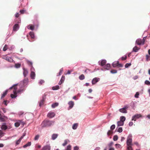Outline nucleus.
<instances>
[{
    "label": "nucleus",
    "instance_id": "f257e3e1",
    "mask_svg": "<svg viewBox=\"0 0 150 150\" xmlns=\"http://www.w3.org/2000/svg\"><path fill=\"white\" fill-rule=\"evenodd\" d=\"M54 121L49 120L46 119L42 123L41 127L43 128L45 127H49L54 125Z\"/></svg>",
    "mask_w": 150,
    "mask_h": 150
},
{
    "label": "nucleus",
    "instance_id": "f03ea898",
    "mask_svg": "<svg viewBox=\"0 0 150 150\" xmlns=\"http://www.w3.org/2000/svg\"><path fill=\"white\" fill-rule=\"evenodd\" d=\"M28 82V80L27 78L25 79L22 81H21L19 83H18L20 88L26 87Z\"/></svg>",
    "mask_w": 150,
    "mask_h": 150
},
{
    "label": "nucleus",
    "instance_id": "7ed1b4c3",
    "mask_svg": "<svg viewBox=\"0 0 150 150\" xmlns=\"http://www.w3.org/2000/svg\"><path fill=\"white\" fill-rule=\"evenodd\" d=\"M18 83H16L13 84L12 86L9 88V89H11L12 88H14L13 91V94H11V97L12 98H15L17 96L16 93L17 87L16 86L18 85Z\"/></svg>",
    "mask_w": 150,
    "mask_h": 150
},
{
    "label": "nucleus",
    "instance_id": "20e7f679",
    "mask_svg": "<svg viewBox=\"0 0 150 150\" xmlns=\"http://www.w3.org/2000/svg\"><path fill=\"white\" fill-rule=\"evenodd\" d=\"M132 135L131 134H129L127 138L126 142L127 145V146L132 145Z\"/></svg>",
    "mask_w": 150,
    "mask_h": 150
},
{
    "label": "nucleus",
    "instance_id": "39448f33",
    "mask_svg": "<svg viewBox=\"0 0 150 150\" xmlns=\"http://www.w3.org/2000/svg\"><path fill=\"white\" fill-rule=\"evenodd\" d=\"M11 128V126H8L6 123H2L1 127V129L3 130L10 129Z\"/></svg>",
    "mask_w": 150,
    "mask_h": 150
},
{
    "label": "nucleus",
    "instance_id": "423d86ee",
    "mask_svg": "<svg viewBox=\"0 0 150 150\" xmlns=\"http://www.w3.org/2000/svg\"><path fill=\"white\" fill-rule=\"evenodd\" d=\"M128 108V107L127 105L125 106L123 108H121L119 109V111L123 113H127V109Z\"/></svg>",
    "mask_w": 150,
    "mask_h": 150
},
{
    "label": "nucleus",
    "instance_id": "0eeeda50",
    "mask_svg": "<svg viewBox=\"0 0 150 150\" xmlns=\"http://www.w3.org/2000/svg\"><path fill=\"white\" fill-rule=\"evenodd\" d=\"M110 64L108 63L103 66V67L101 68L100 70L103 71H105L107 70H109L110 68Z\"/></svg>",
    "mask_w": 150,
    "mask_h": 150
},
{
    "label": "nucleus",
    "instance_id": "6e6552de",
    "mask_svg": "<svg viewBox=\"0 0 150 150\" xmlns=\"http://www.w3.org/2000/svg\"><path fill=\"white\" fill-rule=\"evenodd\" d=\"M27 62L29 65L31 67L30 71L31 72H35V69L33 67V63L32 62L28 60H27Z\"/></svg>",
    "mask_w": 150,
    "mask_h": 150
},
{
    "label": "nucleus",
    "instance_id": "1a4fd4ad",
    "mask_svg": "<svg viewBox=\"0 0 150 150\" xmlns=\"http://www.w3.org/2000/svg\"><path fill=\"white\" fill-rule=\"evenodd\" d=\"M55 115V114L54 112L50 111L48 112L47 115V116L48 117L50 118H52L54 117Z\"/></svg>",
    "mask_w": 150,
    "mask_h": 150
},
{
    "label": "nucleus",
    "instance_id": "9d476101",
    "mask_svg": "<svg viewBox=\"0 0 150 150\" xmlns=\"http://www.w3.org/2000/svg\"><path fill=\"white\" fill-rule=\"evenodd\" d=\"M106 61L105 59H103L99 61L98 62V64L99 65H100L101 66H104L106 63Z\"/></svg>",
    "mask_w": 150,
    "mask_h": 150
},
{
    "label": "nucleus",
    "instance_id": "9b49d317",
    "mask_svg": "<svg viewBox=\"0 0 150 150\" xmlns=\"http://www.w3.org/2000/svg\"><path fill=\"white\" fill-rule=\"evenodd\" d=\"M142 116L140 114H137L133 116L132 117V120L136 121V119H138L141 117Z\"/></svg>",
    "mask_w": 150,
    "mask_h": 150
},
{
    "label": "nucleus",
    "instance_id": "f8f14e48",
    "mask_svg": "<svg viewBox=\"0 0 150 150\" xmlns=\"http://www.w3.org/2000/svg\"><path fill=\"white\" fill-rule=\"evenodd\" d=\"M100 79L97 77L94 78L92 81V83L93 85L96 84L97 82L100 81Z\"/></svg>",
    "mask_w": 150,
    "mask_h": 150
},
{
    "label": "nucleus",
    "instance_id": "ddd939ff",
    "mask_svg": "<svg viewBox=\"0 0 150 150\" xmlns=\"http://www.w3.org/2000/svg\"><path fill=\"white\" fill-rule=\"evenodd\" d=\"M23 74L24 77H26L28 74V71L27 69L24 68H23Z\"/></svg>",
    "mask_w": 150,
    "mask_h": 150
},
{
    "label": "nucleus",
    "instance_id": "4468645a",
    "mask_svg": "<svg viewBox=\"0 0 150 150\" xmlns=\"http://www.w3.org/2000/svg\"><path fill=\"white\" fill-rule=\"evenodd\" d=\"M19 28V25L18 24H15L13 27V31H17Z\"/></svg>",
    "mask_w": 150,
    "mask_h": 150
},
{
    "label": "nucleus",
    "instance_id": "2eb2a0df",
    "mask_svg": "<svg viewBox=\"0 0 150 150\" xmlns=\"http://www.w3.org/2000/svg\"><path fill=\"white\" fill-rule=\"evenodd\" d=\"M5 118L7 119V117L4 116L2 115L0 113V122H3L5 121Z\"/></svg>",
    "mask_w": 150,
    "mask_h": 150
},
{
    "label": "nucleus",
    "instance_id": "dca6fc26",
    "mask_svg": "<svg viewBox=\"0 0 150 150\" xmlns=\"http://www.w3.org/2000/svg\"><path fill=\"white\" fill-rule=\"evenodd\" d=\"M45 96H43L42 97V99L41 100L40 102L39 103V106L40 107L42 106V105H43V103L44 101H45Z\"/></svg>",
    "mask_w": 150,
    "mask_h": 150
},
{
    "label": "nucleus",
    "instance_id": "f3484780",
    "mask_svg": "<svg viewBox=\"0 0 150 150\" xmlns=\"http://www.w3.org/2000/svg\"><path fill=\"white\" fill-rule=\"evenodd\" d=\"M51 147L50 145H47L43 147L42 150H50Z\"/></svg>",
    "mask_w": 150,
    "mask_h": 150
},
{
    "label": "nucleus",
    "instance_id": "a211bd4d",
    "mask_svg": "<svg viewBox=\"0 0 150 150\" xmlns=\"http://www.w3.org/2000/svg\"><path fill=\"white\" fill-rule=\"evenodd\" d=\"M142 40L141 39H137L136 41L135 44L139 45H140L142 44Z\"/></svg>",
    "mask_w": 150,
    "mask_h": 150
},
{
    "label": "nucleus",
    "instance_id": "6ab92c4d",
    "mask_svg": "<svg viewBox=\"0 0 150 150\" xmlns=\"http://www.w3.org/2000/svg\"><path fill=\"white\" fill-rule=\"evenodd\" d=\"M58 134H52L51 137V139L52 140H55L58 137Z\"/></svg>",
    "mask_w": 150,
    "mask_h": 150
},
{
    "label": "nucleus",
    "instance_id": "aec40b11",
    "mask_svg": "<svg viewBox=\"0 0 150 150\" xmlns=\"http://www.w3.org/2000/svg\"><path fill=\"white\" fill-rule=\"evenodd\" d=\"M65 79V76H62V77L61 79L59 81V85H61L63 83Z\"/></svg>",
    "mask_w": 150,
    "mask_h": 150
},
{
    "label": "nucleus",
    "instance_id": "412c9836",
    "mask_svg": "<svg viewBox=\"0 0 150 150\" xmlns=\"http://www.w3.org/2000/svg\"><path fill=\"white\" fill-rule=\"evenodd\" d=\"M35 72H31L30 74V76L32 79H34L35 78Z\"/></svg>",
    "mask_w": 150,
    "mask_h": 150
},
{
    "label": "nucleus",
    "instance_id": "4be33fe9",
    "mask_svg": "<svg viewBox=\"0 0 150 150\" xmlns=\"http://www.w3.org/2000/svg\"><path fill=\"white\" fill-rule=\"evenodd\" d=\"M69 105V107L70 108H72L74 105V103L73 101H69L68 103Z\"/></svg>",
    "mask_w": 150,
    "mask_h": 150
},
{
    "label": "nucleus",
    "instance_id": "5701e85b",
    "mask_svg": "<svg viewBox=\"0 0 150 150\" xmlns=\"http://www.w3.org/2000/svg\"><path fill=\"white\" fill-rule=\"evenodd\" d=\"M35 26L33 25L32 24H30L28 26L27 28L28 29H30L33 30H34Z\"/></svg>",
    "mask_w": 150,
    "mask_h": 150
},
{
    "label": "nucleus",
    "instance_id": "b1692460",
    "mask_svg": "<svg viewBox=\"0 0 150 150\" xmlns=\"http://www.w3.org/2000/svg\"><path fill=\"white\" fill-rule=\"evenodd\" d=\"M139 49L140 48H138L136 46H135L133 48L132 52H137Z\"/></svg>",
    "mask_w": 150,
    "mask_h": 150
},
{
    "label": "nucleus",
    "instance_id": "393cba45",
    "mask_svg": "<svg viewBox=\"0 0 150 150\" xmlns=\"http://www.w3.org/2000/svg\"><path fill=\"white\" fill-rule=\"evenodd\" d=\"M25 90V88H21L19 89L17 92V93H19V94H21Z\"/></svg>",
    "mask_w": 150,
    "mask_h": 150
},
{
    "label": "nucleus",
    "instance_id": "a878e982",
    "mask_svg": "<svg viewBox=\"0 0 150 150\" xmlns=\"http://www.w3.org/2000/svg\"><path fill=\"white\" fill-rule=\"evenodd\" d=\"M21 120H18L15 123L14 125L16 127H19L20 125Z\"/></svg>",
    "mask_w": 150,
    "mask_h": 150
},
{
    "label": "nucleus",
    "instance_id": "bb28decb",
    "mask_svg": "<svg viewBox=\"0 0 150 150\" xmlns=\"http://www.w3.org/2000/svg\"><path fill=\"white\" fill-rule=\"evenodd\" d=\"M8 89H6L4 92H3V93L1 97V99H2L3 98L5 97V96L7 94L8 92Z\"/></svg>",
    "mask_w": 150,
    "mask_h": 150
},
{
    "label": "nucleus",
    "instance_id": "cd10ccee",
    "mask_svg": "<svg viewBox=\"0 0 150 150\" xmlns=\"http://www.w3.org/2000/svg\"><path fill=\"white\" fill-rule=\"evenodd\" d=\"M118 126H123L124 124V122L120 121H118L117 122Z\"/></svg>",
    "mask_w": 150,
    "mask_h": 150
},
{
    "label": "nucleus",
    "instance_id": "c85d7f7f",
    "mask_svg": "<svg viewBox=\"0 0 150 150\" xmlns=\"http://www.w3.org/2000/svg\"><path fill=\"white\" fill-rule=\"evenodd\" d=\"M119 63L118 61H115L112 63V66L114 67H117L118 63Z\"/></svg>",
    "mask_w": 150,
    "mask_h": 150
},
{
    "label": "nucleus",
    "instance_id": "c756f323",
    "mask_svg": "<svg viewBox=\"0 0 150 150\" xmlns=\"http://www.w3.org/2000/svg\"><path fill=\"white\" fill-rule=\"evenodd\" d=\"M78 125V124L77 123H75L72 126V128L73 129L75 130L76 129Z\"/></svg>",
    "mask_w": 150,
    "mask_h": 150
},
{
    "label": "nucleus",
    "instance_id": "7c9ffc66",
    "mask_svg": "<svg viewBox=\"0 0 150 150\" xmlns=\"http://www.w3.org/2000/svg\"><path fill=\"white\" fill-rule=\"evenodd\" d=\"M59 88V86L58 85L53 86L52 87V89L53 90H56L58 89Z\"/></svg>",
    "mask_w": 150,
    "mask_h": 150
},
{
    "label": "nucleus",
    "instance_id": "2f4dec72",
    "mask_svg": "<svg viewBox=\"0 0 150 150\" xmlns=\"http://www.w3.org/2000/svg\"><path fill=\"white\" fill-rule=\"evenodd\" d=\"M31 145V142H28L27 143L23 145V147L25 148L28 146H30Z\"/></svg>",
    "mask_w": 150,
    "mask_h": 150
},
{
    "label": "nucleus",
    "instance_id": "473e14b6",
    "mask_svg": "<svg viewBox=\"0 0 150 150\" xmlns=\"http://www.w3.org/2000/svg\"><path fill=\"white\" fill-rule=\"evenodd\" d=\"M29 35L30 36L31 38L32 39H33L34 38L35 35H34V33L32 31L30 32L29 33Z\"/></svg>",
    "mask_w": 150,
    "mask_h": 150
},
{
    "label": "nucleus",
    "instance_id": "72a5a7b5",
    "mask_svg": "<svg viewBox=\"0 0 150 150\" xmlns=\"http://www.w3.org/2000/svg\"><path fill=\"white\" fill-rule=\"evenodd\" d=\"M59 105V103H54L52 104V107L53 108H54L56 107L57 106Z\"/></svg>",
    "mask_w": 150,
    "mask_h": 150
},
{
    "label": "nucleus",
    "instance_id": "f704fd0d",
    "mask_svg": "<svg viewBox=\"0 0 150 150\" xmlns=\"http://www.w3.org/2000/svg\"><path fill=\"white\" fill-rule=\"evenodd\" d=\"M125 120L126 118L125 116H121L120 117V121L124 122V121Z\"/></svg>",
    "mask_w": 150,
    "mask_h": 150
},
{
    "label": "nucleus",
    "instance_id": "c9c22d12",
    "mask_svg": "<svg viewBox=\"0 0 150 150\" xmlns=\"http://www.w3.org/2000/svg\"><path fill=\"white\" fill-rule=\"evenodd\" d=\"M63 71V68H62L60 69L59 72L57 74V76H60L62 74Z\"/></svg>",
    "mask_w": 150,
    "mask_h": 150
},
{
    "label": "nucleus",
    "instance_id": "e433bc0d",
    "mask_svg": "<svg viewBox=\"0 0 150 150\" xmlns=\"http://www.w3.org/2000/svg\"><path fill=\"white\" fill-rule=\"evenodd\" d=\"M79 79L80 80H83L85 79V76L83 74H82L79 76Z\"/></svg>",
    "mask_w": 150,
    "mask_h": 150
},
{
    "label": "nucleus",
    "instance_id": "4c0bfd02",
    "mask_svg": "<svg viewBox=\"0 0 150 150\" xmlns=\"http://www.w3.org/2000/svg\"><path fill=\"white\" fill-rule=\"evenodd\" d=\"M7 61L8 62H14L13 59L11 57H9L8 58Z\"/></svg>",
    "mask_w": 150,
    "mask_h": 150
},
{
    "label": "nucleus",
    "instance_id": "58836bf2",
    "mask_svg": "<svg viewBox=\"0 0 150 150\" xmlns=\"http://www.w3.org/2000/svg\"><path fill=\"white\" fill-rule=\"evenodd\" d=\"M21 66V64L19 63L15 64V67L16 68H20Z\"/></svg>",
    "mask_w": 150,
    "mask_h": 150
},
{
    "label": "nucleus",
    "instance_id": "ea45409f",
    "mask_svg": "<svg viewBox=\"0 0 150 150\" xmlns=\"http://www.w3.org/2000/svg\"><path fill=\"white\" fill-rule=\"evenodd\" d=\"M69 142V140L68 139H66L64 140V143L62 144V146H65L67 143V142Z\"/></svg>",
    "mask_w": 150,
    "mask_h": 150
},
{
    "label": "nucleus",
    "instance_id": "a19ab883",
    "mask_svg": "<svg viewBox=\"0 0 150 150\" xmlns=\"http://www.w3.org/2000/svg\"><path fill=\"white\" fill-rule=\"evenodd\" d=\"M110 72L112 74H114L116 73L117 72V71L116 70L113 69L110 70Z\"/></svg>",
    "mask_w": 150,
    "mask_h": 150
},
{
    "label": "nucleus",
    "instance_id": "79ce46f5",
    "mask_svg": "<svg viewBox=\"0 0 150 150\" xmlns=\"http://www.w3.org/2000/svg\"><path fill=\"white\" fill-rule=\"evenodd\" d=\"M117 132L121 133L122 131V127H119L117 129Z\"/></svg>",
    "mask_w": 150,
    "mask_h": 150
},
{
    "label": "nucleus",
    "instance_id": "37998d69",
    "mask_svg": "<svg viewBox=\"0 0 150 150\" xmlns=\"http://www.w3.org/2000/svg\"><path fill=\"white\" fill-rule=\"evenodd\" d=\"M118 139V137L117 135H115L114 136L113 140L114 141H116Z\"/></svg>",
    "mask_w": 150,
    "mask_h": 150
},
{
    "label": "nucleus",
    "instance_id": "c03bdc74",
    "mask_svg": "<svg viewBox=\"0 0 150 150\" xmlns=\"http://www.w3.org/2000/svg\"><path fill=\"white\" fill-rule=\"evenodd\" d=\"M131 65L130 63H127L125 65V68H127L129 67Z\"/></svg>",
    "mask_w": 150,
    "mask_h": 150
},
{
    "label": "nucleus",
    "instance_id": "a18cd8bd",
    "mask_svg": "<svg viewBox=\"0 0 150 150\" xmlns=\"http://www.w3.org/2000/svg\"><path fill=\"white\" fill-rule=\"evenodd\" d=\"M130 106L133 108H134L135 107L134 103L133 102H132L130 103Z\"/></svg>",
    "mask_w": 150,
    "mask_h": 150
},
{
    "label": "nucleus",
    "instance_id": "49530a36",
    "mask_svg": "<svg viewBox=\"0 0 150 150\" xmlns=\"http://www.w3.org/2000/svg\"><path fill=\"white\" fill-rule=\"evenodd\" d=\"M144 83L148 85V86L150 85V81L147 80H146L145 81Z\"/></svg>",
    "mask_w": 150,
    "mask_h": 150
},
{
    "label": "nucleus",
    "instance_id": "de8ad7c7",
    "mask_svg": "<svg viewBox=\"0 0 150 150\" xmlns=\"http://www.w3.org/2000/svg\"><path fill=\"white\" fill-rule=\"evenodd\" d=\"M4 133L1 130H0V137H1L4 135Z\"/></svg>",
    "mask_w": 150,
    "mask_h": 150
},
{
    "label": "nucleus",
    "instance_id": "09e8293b",
    "mask_svg": "<svg viewBox=\"0 0 150 150\" xmlns=\"http://www.w3.org/2000/svg\"><path fill=\"white\" fill-rule=\"evenodd\" d=\"M45 81H44L43 80H40L39 81L38 83L39 85H42L43 83H44Z\"/></svg>",
    "mask_w": 150,
    "mask_h": 150
},
{
    "label": "nucleus",
    "instance_id": "8fccbe9b",
    "mask_svg": "<svg viewBox=\"0 0 150 150\" xmlns=\"http://www.w3.org/2000/svg\"><path fill=\"white\" fill-rule=\"evenodd\" d=\"M112 133L113 132L112 131H110V130H109L108 131L107 133L108 136V137L110 135L112 134Z\"/></svg>",
    "mask_w": 150,
    "mask_h": 150
},
{
    "label": "nucleus",
    "instance_id": "3c124183",
    "mask_svg": "<svg viewBox=\"0 0 150 150\" xmlns=\"http://www.w3.org/2000/svg\"><path fill=\"white\" fill-rule=\"evenodd\" d=\"M127 150H133V149L131 146H129L127 147Z\"/></svg>",
    "mask_w": 150,
    "mask_h": 150
},
{
    "label": "nucleus",
    "instance_id": "603ef678",
    "mask_svg": "<svg viewBox=\"0 0 150 150\" xmlns=\"http://www.w3.org/2000/svg\"><path fill=\"white\" fill-rule=\"evenodd\" d=\"M39 137H40V136L39 135H36L34 138V140H38L39 138Z\"/></svg>",
    "mask_w": 150,
    "mask_h": 150
},
{
    "label": "nucleus",
    "instance_id": "864d4df0",
    "mask_svg": "<svg viewBox=\"0 0 150 150\" xmlns=\"http://www.w3.org/2000/svg\"><path fill=\"white\" fill-rule=\"evenodd\" d=\"M71 146L69 145L67 147L66 150H71Z\"/></svg>",
    "mask_w": 150,
    "mask_h": 150
},
{
    "label": "nucleus",
    "instance_id": "5fc2aeb1",
    "mask_svg": "<svg viewBox=\"0 0 150 150\" xmlns=\"http://www.w3.org/2000/svg\"><path fill=\"white\" fill-rule=\"evenodd\" d=\"M139 93L138 92H136L134 95V97L135 98H139Z\"/></svg>",
    "mask_w": 150,
    "mask_h": 150
},
{
    "label": "nucleus",
    "instance_id": "6e6d98bb",
    "mask_svg": "<svg viewBox=\"0 0 150 150\" xmlns=\"http://www.w3.org/2000/svg\"><path fill=\"white\" fill-rule=\"evenodd\" d=\"M115 125H112L110 127V129L112 130H113L115 128Z\"/></svg>",
    "mask_w": 150,
    "mask_h": 150
},
{
    "label": "nucleus",
    "instance_id": "4d7b16f0",
    "mask_svg": "<svg viewBox=\"0 0 150 150\" xmlns=\"http://www.w3.org/2000/svg\"><path fill=\"white\" fill-rule=\"evenodd\" d=\"M113 144V142H111L110 143L108 144V146L109 147V148L110 147H112L111 146Z\"/></svg>",
    "mask_w": 150,
    "mask_h": 150
},
{
    "label": "nucleus",
    "instance_id": "13d9d810",
    "mask_svg": "<svg viewBox=\"0 0 150 150\" xmlns=\"http://www.w3.org/2000/svg\"><path fill=\"white\" fill-rule=\"evenodd\" d=\"M127 57L126 55H125L124 56H122L121 57V59L122 60H125L127 59Z\"/></svg>",
    "mask_w": 150,
    "mask_h": 150
},
{
    "label": "nucleus",
    "instance_id": "bf43d9fd",
    "mask_svg": "<svg viewBox=\"0 0 150 150\" xmlns=\"http://www.w3.org/2000/svg\"><path fill=\"white\" fill-rule=\"evenodd\" d=\"M115 146L116 148L117 149L120 148V147L121 146V145L119 144H116L115 145Z\"/></svg>",
    "mask_w": 150,
    "mask_h": 150
},
{
    "label": "nucleus",
    "instance_id": "052dcab7",
    "mask_svg": "<svg viewBox=\"0 0 150 150\" xmlns=\"http://www.w3.org/2000/svg\"><path fill=\"white\" fill-rule=\"evenodd\" d=\"M7 45H5L3 48V51H5L7 50Z\"/></svg>",
    "mask_w": 150,
    "mask_h": 150
},
{
    "label": "nucleus",
    "instance_id": "680f3d73",
    "mask_svg": "<svg viewBox=\"0 0 150 150\" xmlns=\"http://www.w3.org/2000/svg\"><path fill=\"white\" fill-rule=\"evenodd\" d=\"M21 142V141L19 139L17 140L16 142V145H18V144H20Z\"/></svg>",
    "mask_w": 150,
    "mask_h": 150
},
{
    "label": "nucleus",
    "instance_id": "e2e57ef3",
    "mask_svg": "<svg viewBox=\"0 0 150 150\" xmlns=\"http://www.w3.org/2000/svg\"><path fill=\"white\" fill-rule=\"evenodd\" d=\"M79 147L77 146H76L74 147V150H79Z\"/></svg>",
    "mask_w": 150,
    "mask_h": 150
},
{
    "label": "nucleus",
    "instance_id": "0e129e2a",
    "mask_svg": "<svg viewBox=\"0 0 150 150\" xmlns=\"http://www.w3.org/2000/svg\"><path fill=\"white\" fill-rule=\"evenodd\" d=\"M25 11V10L24 9L21 10L20 11V12L21 14H23Z\"/></svg>",
    "mask_w": 150,
    "mask_h": 150
},
{
    "label": "nucleus",
    "instance_id": "69168bd1",
    "mask_svg": "<svg viewBox=\"0 0 150 150\" xmlns=\"http://www.w3.org/2000/svg\"><path fill=\"white\" fill-rule=\"evenodd\" d=\"M133 125V122H132V121H130L129 122V126H132Z\"/></svg>",
    "mask_w": 150,
    "mask_h": 150
},
{
    "label": "nucleus",
    "instance_id": "338daca9",
    "mask_svg": "<svg viewBox=\"0 0 150 150\" xmlns=\"http://www.w3.org/2000/svg\"><path fill=\"white\" fill-rule=\"evenodd\" d=\"M7 101L6 100H4L3 102V103L6 106H7Z\"/></svg>",
    "mask_w": 150,
    "mask_h": 150
},
{
    "label": "nucleus",
    "instance_id": "774afa93",
    "mask_svg": "<svg viewBox=\"0 0 150 150\" xmlns=\"http://www.w3.org/2000/svg\"><path fill=\"white\" fill-rule=\"evenodd\" d=\"M1 109L3 110L4 113H5L6 112V110L5 108H1Z\"/></svg>",
    "mask_w": 150,
    "mask_h": 150
}]
</instances>
